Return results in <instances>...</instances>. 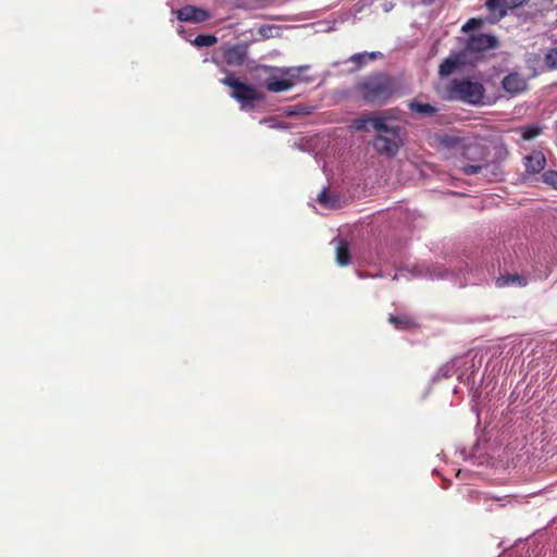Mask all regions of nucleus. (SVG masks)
<instances>
[{
	"mask_svg": "<svg viewBox=\"0 0 557 557\" xmlns=\"http://www.w3.org/2000/svg\"><path fill=\"white\" fill-rule=\"evenodd\" d=\"M361 99L371 104H385L400 91V82L386 73H373L362 77L355 86Z\"/></svg>",
	"mask_w": 557,
	"mask_h": 557,
	"instance_id": "f257e3e1",
	"label": "nucleus"
},
{
	"mask_svg": "<svg viewBox=\"0 0 557 557\" xmlns=\"http://www.w3.org/2000/svg\"><path fill=\"white\" fill-rule=\"evenodd\" d=\"M220 82L233 89L232 97L236 99L243 108L252 101H261L263 99L261 91L251 85L239 82L233 74L225 76Z\"/></svg>",
	"mask_w": 557,
	"mask_h": 557,
	"instance_id": "f03ea898",
	"label": "nucleus"
},
{
	"mask_svg": "<svg viewBox=\"0 0 557 557\" xmlns=\"http://www.w3.org/2000/svg\"><path fill=\"white\" fill-rule=\"evenodd\" d=\"M454 95L468 103H479L483 97L482 84L470 81H456L451 88Z\"/></svg>",
	"mask_w": 557,
	"mask_h": 557,
	"instance_id": "7ed1b4c3",
	"label": "nucleus"
},
{
	"mask_svg": "<svg viewBox=\"0 0 557 557\" xmlns=\"http://www.w3.org/2000/svg\"><path fill=\"white\" fill-rule=\"evenodd\" d=\"M528 0H486L485 5L491 14L490 22L496 23L507 15L509 9L521 7Z\"/></svg>",
	"mask_w": 557,
	"mask_h": 557,
	"instance_id": "20e7f679",
	"label": "nucleus"
},
{
	"mask_svg": "<svg viewBox=\"0 0 557 557\" xmlns=\"http://www.w3.org/2000/svg\"><path fill=\"white\" fill-rule=\"evenodd\" d=\"M372 145L379 153L387 157H394L400 148L401 140L400 136L394 137L391 135L379 134L374 137Z\"/></svg>",
	"mask_w": 557,
	"mask_h": 557,
	"instance_id": "39448f33",
	"label": "nucleus"
},
{
	"mask_svg": "<svg viewBox=\"0 0 557 557\" xmlns=\"http://www.w3.org/2000/svg\"><path fill=\"white\" fill-rule=\"evenodd\" d=\"M498 45L496 37L488 34H479L471 36L467 40L466 50L470 52H484Z\"/></svg>",
	"mask_w": 557,
	"mask_h": 557,
	"instance_id": "423d86ee",
	"label": "nucleus"
},
{
	"mask_svg": "<svg viewBox=\"0 0 557 557\" xmlns=\"http://www.w3.org/2000/svg\"><path fill=\"white\" fill-rule=\"evenodd\" d=\"M176 16L177 20L182 22L200 23L207 21L210 17V14L203 9L193 5H185L177 10Z\"/></svg>",
	"mask_w": 557,
	"mask_h": 557,
	"instance_id": "0eeeda50",
	"label": "nucleus"
},
{
	"mask_svg": "<svg viewBox=\"0 0 557 557\" xmlns=\"http://www.w3.org/2000/svg\"><path fill=\"white\" fill-rule=\"evenodd\" d=\"M503 88L512 95L520 94L527 89V81L518 73L506 75L502 82Z\"/></svg>",
	"mask_w": 557,
	"mask_h": 557,
	"instance_id": "6e6552de",
	"label": "nucleus"
},
{
	"mask_svg": "<svg viewBox=\"0 0 557 557\" xmlns=\"http://www.w3.org/2000/svg\"><path fill=\"white\" fill-rule=\"evenodd\" d=\"M223 57L228 65H242L247 58V48L240 44L234 45L224 51Z\"/></svg>",
	"mask_w": 557,
	"mask_h": 557,
	"instance_id": "1a4fd4ad",
	"label": "nucleus"
},
{
	"mask_svg": "<svg viewBox=\"0 0 557 557\" xmlns=\"http://www.w3.org/2000/svg\"><path fill=\"white\" fill-rule=\"evenodd\" d=\"M546 165V159L540 151L524 158L525 172L529 174L540 173Z\"/></svg>",
	"mask_w": 557,
	"mask_h": 557,
	"instance_id": "9d476101",
	"label": "nucleus"
},
{
	"mask_svg": "<svg viewBox=\"0 0 557 557\" xmlns=\"http://www.w3.org/2000/svg\"><path fill=\"white\" fill-rule=\"evenodd\" d=\"M463 53H458L455 57L446 58L438 69V74L442 77L451 75L460 65L463 64Z\"/></svg>",
	"mask_w": 557,
	"mask_h": 557,
	"instance_id": "9b49d317",
	"label": "nucleus"
},
{
	"mask_svg": "<svg viewBox=\"0 0 557 557\" xmlns=\"http://www.w3.org/2000/svg\"><path fill=\"white\" fill-rule=\"evenodd\" d=\"M387 320L397 331H410L418 327L414 319L408 314H389Z\"/></svg>",
	"mask_w": 557,
	"mask_h": 557,
	"instance_id": "f8f14e48",
	"label": "nucleus"
},
{
	"mask_svg": "<svg viewBox=\"0 0 557 557\" xmlns=\"http://www.w3.org/2000/svg\"><path fill=\"white\" fill-rule=\"evenodd\" d=\"M408 108L411 112L417 113L418 115L430 117L437 113V108L431 103H423L418 101L417 99L410 100L408 102Z\"/></svg>",
	"mask_w": 557,
	"mask_h": 557,
	"instance_id": "ddd939ff",
	"label": "nucleus"
},
{
	"mask_svg": "<svg viewBox=\"0 0 557 557\" xmlns=\"http://www.w3.org/2000/svg\"><path fill=\"white\" fill-rule=\"evenodd\" d=\"M387 123L388 122H386L384 119L373 115L372 128L383 135H391L394 137H399L400 127L399 126H389Z\"/></svg>",
	"mask_w": 557,
	"mask_h": 557,
	"instance_id": "4468645a",
	"label": "nucleus"
},
{
	"mask_svg": "<svg viewBox=\"0 0 557 557\" xmlns=\"http://www.w3.org/2000/svg\"><path fill=\"white\" fill-rule=\"evenodd\" d=\"M294 85H295V82L292 78H282V79L270 78L267 82L265 87L271 92H281V91H285V90L293 88Z\"/></svg>",
	"mask_w": 557,
	"mask_h": 557,
	"instance_id": "2eb2a0df",
	"label": "nucleus"
},
{
	"mask_svg": "<svg viewBox=\"0 0 557 557\" xmlns=\"http://www.w3.org/2000/svg\"><path fill=\"white\" fill-rule=\"evenodd\" d=\"M336 262L341 267H346L350 263L349 246L345 239L338 240L336 245Z\"/></svg>",
	"mask_w": 557,
	"mask_h": 557,
	"instance_id": "dca6fc26",
	"label": "nucleus"
},
{
	"mask_svg": "<svg viewBox=\"0 0 557 557\" xmlns=\"http://www.w3.org/2000/svg\"><path fill=\"white\" fill-rule=\"evenodd\" d=\"M511 284H518L519 286H525L527 280L523 276L518 274H509L505 276H500L496 280L497 287H505Z\"/></svg>",
	"mask_w": 557,
	"mask_h": 557,
	"instance_id": "f3484780",
	"label": "nucleus"
},
{
	"mask_svg": "<svg viewBox=\"0 0 557 557\" xmlns=\"http://www.w3.org/2000/svg\"><path fill=\"white\" fill-rule=\"evenodd\" d=\"M373 115L364 114L358 119H355L351 123V128L356 132H368L369 126H372Z\"/></svg>",
	"mask_w": 557,
	"mask_h": 557,
	"instance_id": "a211bd4d",
	"label": "nucleus"
},
{
	"mask_svg": "<svg viewBox=\"0 0 557 557\" xmlns=\"http://www.w3.org/2000/svg\"><path fill=\"white\" fill-rule=\"evenodd\" d=\"M318 202L324 208L335 209L338 207V200L329 194L327 189H323L317 197Z\"/></svg>",
	"mask_w": 557,
	"mask_h": 557,
	"instance_id": "6ab92c4d",
	"label": "nucleus"
},
{
	"mask_svg": "<svg viewBox=\"0 0 557 557\" xmlns=\"http://www.w3.org/2000/svg\"><path fill=\"white\" fill-rule=\"evenodd\" d=\"M218 41L216 37L214 35H205L200 34L196 36V38L193 40V45L197 47H211L215 45Z\"/></svg>",
	"mask_w": 557,
	"mask_h": 557,
	"instance_id": "aec40b11",
	"label": "nucleus"
},
{
	"mask_svg": "<svg viewBox=\"0 0 557 557\" xmlns=\"http://www.w3.org/2000/svg\"><path fill=\"white\" fill-rule=\"evenodd\" d=\"M523 140H531L542 133V128L537 125H527L520 128Z\"/></svg>",
	"mask_w": 557,
	"mask_h": 557,
	"instance_id": "412c9836",
	"label": "nucleus"
},
{
	"mask_svg": "<svg viewBox=\"0 0 557 557\" xmlns=\"http://www.w3.org/2000/svg\"><path fill=\"white\" fill-rule=\"evenodd\" d=\"M376 58V53L364 52V53H356L350 58V61L355 63L358 67L366 64L368 61H373Z\"/></svg>",
	"mask_w": 557,
	"mask_h": 557,
	"instance_id": "4be33fe9",
	"label": "nucleus"
},
{
	"mask_svg": "<svg viewBox=\"0 0 557 557\" xmlns=\"http://www.w3.org/2000/svg\"><path fill=\"white\" fill-rule=\"evenodd\" d=\"M398 113L399 110L397 108H392L381 111L379 114H376V116L384 119L386 122H389L398 120Z\"/></svg>",
	"mask_w": 557,
	"mask_h": 557,
	"instance_id": "5701e85b",
	"label": "nucleus"
},
{
	"mask_svg": "<svg viewBox=\"0 0 557 557\" xmlns=\"http://www.w3.org/2000/svg\"><path fill=\"white\" fill-rule=\"evenodd\" d=\"M543 182L557 189V171H546L542 175Z\"/></svg>",
	"mask_w": 557,
	"mask_h": 557,
	"instance_id": "b1692460",
	"label": "nucleus"
},
{
	"mask_svg": "<svg viewBox=\"0 0 557 557\" xmlns=\"http://www.w3.org/2000/svg\"><path fill=\"white\" fill-rule=\"evenodd\" d=\"M545 64L548 69H557V48L550 49L545 57Z\"/></svg>",
	"mask_w": 557,
	"mask_h": 557,
	"instance_id": "393cba45",
	"label": "nucleus"
},
{
	"mask_svg": "<svg viewBox=\"0 0 557 557\" xmlns=\"http://www.w3.org/2000/svg\"><path fill=\"white\" fill-rule=\"evenodd\" d=\"M483 25V21L479 18H470L463 26L462 32L478 29Z\"/></svg>",
	"mask_w": 557,
	"mask_h": 557,
	"instance_id": "a878e982",
	"label": "nucleus"
},
{
	"mask_svg": "<svg viewBox=\"0 0 557 557\" xmlns=\"http://www.w3.org/2000/svg\"><path fill=\"white\" fill-rule=\"evenodd\" d=\"M482 168V165L478 164H467L461 168V171L465 175H474L478 174Z\"/></svg>",
	"mask_w": 557,
	"mask_h": 557,
	"instance_id": "bb28decb",
	"label": "nucleus"
},
{
	"mask_svg": "<svg viewBox=\"0 0 557 557\" xmlns=\"http://www.w3.org/2000/svg\"><path fill=\"white\" fill-rule=\"evenodd\" d=\"M301 67L298 69H288L285 74L289 75L292 78L297 77Z\"/></svg>",
	"mask_w": 557,
	"mask_h": 557,
	"instance_id": "cd10ccee",
	"label": "nucleus"
}]
</instances>
